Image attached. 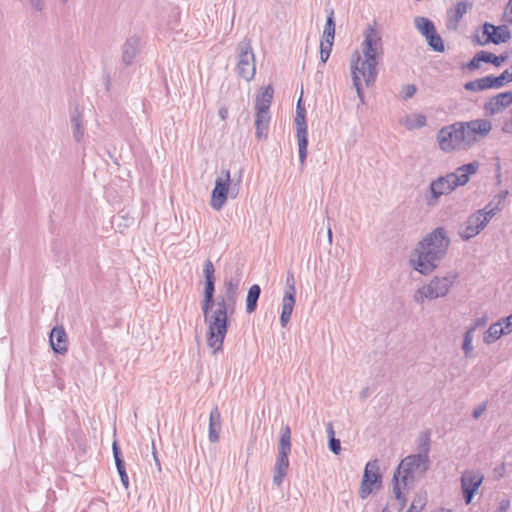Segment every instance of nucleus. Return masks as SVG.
Listing matches in <instances>:
<instances>
[{
  "mask_svg": "<svg viewBox=\"0 0 512 512\" xmlns=\"http://www.w3.org/2000/svg\"><path fill=\"white\" fill-rule=\"evenodd\" d=\"M450 238L443 227H437L421 240L410 256V265L423 275L433 272L445 257Z\"/></svg>",
  "mask_w": 512,
  "mask_h": 512,
  "instance_id": "nucleus-1",
  "label": "nucleus"
},
{
  "mask_svg": "<svg viewBox=\"0 0 512 512\" xmlns=\"http://www.w3.org/2000/svg\"><path fill=\"white\" fill-rule=\"evenodd\" d=\"M429 465V456L418 454L405 457L398 465L393 475L392 484L393 494L398 500L401 510L407 502L402 491L412 487L415 479L423 476L429 469Z\"/></svg>",
  "mask_w": 512,
  "mask_h": 512,
  "instance_id": "nucleus-2",
  "label": "nucleus"
},
{
  "mask_svg": "<svg viewBox=\"0 0 512 512\" xmlns=\"http://www.w3.org/2000/svg\"><path fill=\"white\" fill-rule=\"evenodd\" d=\"M479 169V163L474 161L458 167L454 172L444 176H439L431 181L429 186V195L426 197L428 206H435L443 195H449L457 187L464 186L468 183L470 177Z\"/></svg>",
  "mask_w": 512,
  "mask_h": 512,
  "instance_id": "nucleus-3",
  "label": "nucleus"
},
{
  "mask_svg": "<svg viewBox=\"0 0 512 512\" xmlns=\"http://www.w3.org/2000/svg\"><path fill=\"white\" fill-rule=\"evenodd\" d=\"M215 280L205 281L204 297L201 302V309L204 321L207 325V345L213 352L222 351V329L220 324L215 323L214 314L217 311V299L214 300Z\"/></svg>",
  "mask_w": 512,
  "mask_h": 512,
  "instance_id": "nucleus-4",
  "label": "nucleus"
},
{
  "mask_svg": "<svg viewBox=\"0 0 512 512\" xmlns=\"http://www.w3.org/2000/svg\"><path fill=\"white\" fill-rule=\"evenodd\" d=\"M239 282L238 278L226 280L222 295L217 297V311L214 314H217L215 323L220 324V329H222V343L228 331V315L234 314L236 309Z\"/></svg>",
  "mask_w": 512,
  "mask_h": 512,
  "instance_id": "nucleus-5",
  "label": "nucleus"
},
{
  "mask_svg": "<svg viewBox=\"0 0 512 512\" xmlns=\"http://www.w3.org/2000/svg\"><path fill=\"white\" fill-rule=\"evenodd\" d=\"M350 62L353 87L356 89L360 101L364 102L362 84L364 83L366 87L374 84L379 63L365 57L362 58L358 51L352 54Z\"/></svg>",
  "mask_w": 512,
  "mask_h": 512,
  "instance_id": "nucleus-6",
  "label": "nucleus"
},
{
  "mask_svg": "<svg viewBox=\"0 0 512 512\" xmlns=\"http://www.w3.org/2000/svg\"><path fill=\"white\" fill-rule=\"evenodd\" d=\"M222 174L215 180L210 201L211 207L216 211H220L224 207L228 197L237 198L240 192L243 171L241 169L234 178H231L229 170L223 171Z\"/></svg>",
  "mask_w": 512,
  "mask_h": 512,
  "instance_id": "nucleus-7",
  "label": "nucleus"
},
{
  "mask_svg": "<svg viewBox=\"0 0 512 512\" xmlns=\"http://www.w3.org/2000/svg\"><path fill=\"white\" fill-rule=\"evenodd\" d=\"M458 279V274L449 272L445 276H435L427 284L418 288L414 294V301L422 304L426 300L443 298L450 292Z\"/></svg>",
  "mask_w": 512,
  "mask_h": 512,
  "instance_id": "nucleus-8",
  "label": "nucleus"
},
{
  "mask_svg": "<svg viewBox=\"0 0 512 512\" xmlns=\"http://www.w3.org/2000/svg\"><path fill=\"white\" fill-rule=\"evenodd\" d=\"M499 211V205L493 206L492 203H489L483 209L469 215L463 228L459 231L461 239L467 241L478 235Z\"/></svg>",
  "mask_w": 512,
  "mask_h": 512,
  "instance_id": "nucleus-9",
  "label": "nucleus"
},
{
  "mask_svg": "<svg viewBox=\"0 0 512 512\" xmlns=\"http://www.w3.org/2000/svg\"><path fill=\"white\" fill-rule=\"evenodd\" d=\"M463 127V122L442 127L436 136L439 148L446 153L468 149Z\"/></svg>",
  "mask_w": 512,
  "mask_h": 512,
  "instance_id": "nucleus-10",
  "label": "nucleus"
},
{
  "mask_svg": "<svg viewBox=\"0 0 512 512\" xmlns=\"http://www.w3.org/2000/svg\"><path fill=\"white\" fill-rule=\"evenodd\" d=\"M291 452V429L288 425L281 428L278 443V455L274 467L273 483L280 486L289 468L288 456Z\"/></svg>",
  "mask_w": 512,
  "mask_h": 512,
  "instance_id": "nucleus-11",
  "label": "nucleus"
},
{
  "mask_svg": "<svg viewBox=\"0 0 512 512\" xmlns=\"http://www.w3.org/2000/svg\"><path fill=\"white\" fill-rule=\"evenodd\" d=\"M236 52L238 75L246 81H251L256 73V64L250 41L245 38L239 42Z\"/></svg>",
  "mask_w": 512,
  "mask_h": 512,
  "instance_id": "nucleus-12",
  "label": "nucleus"
},
{
  "mask_svg": "<svg viewBox=\"0 0 512 512\" xmlns=\"http://www.w3.org/2000/svg\"><path fill=\"white\" fill-rule=\"evenodd\" d=\"M306 110L302 106V99L300 98L297 103L295 124L297 129V140H298V153L301 168H303L307 158V147H308V132L306 124Z\"/></svg>",
  "mask_w": 512,
  "mask_h": 512,
  "instance_id": "nucleus-13",
  "label": "nucleus"
},
{
  "mask_svg": "<svg viewBox=\"0 0 512 512\" xmlns=\"http://www.w3.org/2000/svg\"><path fill=\"white\" fill-rule=\"evenodd\" d=\"M377 460L369 461L364 469L359 496L366 499L374 489H379L382 483V476L379 471Z\"/></svg>",
  "mask_w": 512,
  "mask_h": 512,
  "instance_id": "nucleus-14",
  "label": "nucleus"
},
{
  "mask_svg": "<svg viewBox=\"0 0 512 512\" xmlns=\"http://www.w3.org/2000/svg\"><path fill=\"white\" fill-rule=\"evenodd\" d=\"M361 47L363 57L379 63L383 54V44L381 35L376 29L368 27L365 30Z\"/></svg>",
  "mask_w": 512,
  "mask_h": 512,
  "instance_id": "nucleus-15",
  "label": "nucleus"
},
{
  "mask_svg": "<svg viewBox=\"0 0 512 512\" xmlns=\"http://www.w3.org/2000/svg\"><path fill=\"white\" fill-rule=\"evenodd\" d=\"M463 126L468 148L486 137L492 130V123L487 119H474L463 122Z\"/></svg>",
  "mask_w": 512,
  "mask_h": 512,
  "instance_id": "nucleus-16",
  "label": "nucleus"
},
{
  "mask_svg": "<svg viewBox=\"0 0 512 512\" xmlns=\"http://www.w3.org/2000/svg\"><path fill=\"white\" fill-rule=\"evenodd\" d=\"M512 104V92H502L491 97L483 106L486 116L502 113Z\"/></svg>",
  "mask_w": 512,
  "mask_h": 512,
  "instance_id": "nucleus-17",
  "label": "nucleus"
},
{
  "mask_svg": "<svg viewBox=\"0 0 512 512\" xmlns=\"http://www.w3.org/2000/svg\"><path fill=\"white\" fill-rule=\"evenodd\" d=\"M140 50L141 38L137 35H132L128 37L122 46V62L126 66L133 64L136 57L139 55Z\"/></svg>",
  "mask_w": 512,
  "mask_h": 512,
  "instance_id": "nucleus-18",
  "label": "nucleus"
},
{
  "mask_svg": "<svg viewBox=\"0 0 512 512\" xmlns=\"http://www.w3.org/2000/svg\"><path fill=\"white\" fill-rule=\"evenodd\" d=\"M49 342L55 353L65 354L68 350V338L62 326H57L52 329Z\"/></svg>",
  "mask_w": 512,
  "mask_h": 512,
  "instance_id": "nucleus-19",
  "label": "nucleus"
},
{
  "mask_svg": "<svg viewBox=\"0 0 512 512\" xmlns=\"http://www.w3.org/2000/svg\"><path fill=\"white\" fill-rule=\"evenodd\" d=\"M484 475L479 471L467 470L461 476L462 491H471L476 493L483 483Z\"/></svg>",
  "mask_w": 512,
  "mask_h": 512,
  "instance_id": "nucleus-20",
  "label": "nucleus"
},
{
  "mask_svg": "<svg viewBox=\"0 0 512 512\" xmlns=\"http://www.w3.org/2000/svg\"><path fill=\"white\" fill-rule=\"evenodd\" d=\"M274 90L271 85L262 88L256 96L255 112L269 113V108L273 100Z\"/></svg>",
  "mask_w": 512,
  "mask_h": 512,
  "instance_id": "nucleus-21",
  "label": "nucleus"
},
{
  "mask_svg": "<svg viewBox=\"0 0 512 512\" xmlns=\"http://www.w3.org/2000/svg\"><path fill=\"white\" fill-rule=\"evenodd\" d=\"M221 430V415L218 407H214L210 412L209 417V440L216 443L219 440V433Z\"/></svg>",
  "mask_w": 512,
  "mask_h": 512,
  "instance_id": "nucleus-22",
  "label": "nucleus"
},
{
  "mask_svg": "<svg viewBox=\"0 0 512 512\" xmlns=\"http://www.w3.org/2000/svg\"><path fill=\"white\" fill-rule=\"evenodd\" d=\"M296 295L285 294L282 299V312L280 316V323L282 327H286L291 319V315L295 306Z\"/></svg>",
  "mask_w": 512,
  "mask_h": 512,
  "instance_id": "nucleus-23",
  "label": "nucleus"
},
{
  "mask_svg": "<svg viewBox=\"0 0 512 512\" xmlns=\"http://www.w3.org/2000/svg\"><path fill=\"white\" fill-rule=\"evenodd\" d=\"M468 6L465 2H458L456 4L454 11L448 12V18L446 22V27L449 30H456L458 27V23L463 17V15L467 12Z\"/></svg>",
  "mask_w": 512,
  "mask_h": 512,
  "instance_id": "nucleus-24",
  "label": "nucleus"
},
{
  "mask_svg": "<svg viewBox=\"0 0 512 512\" xmlns=\"http://www.w3.org/2000/svg\"><path fill=\"white\" fill-rule=\"evenodd\" d=\"M399 123L408 130L420 129L426 125V117L423 114H409L402 117Z\"/></svg>",
  "mask_w": 512,
  "mask_h": 512,
  "instance_id": "nucleus-25",
  "label": "nucleus"
},
{
  "mask_svg": "<svg viewBox=\"0 0 512 512\" xmlns=\"http://www.w3.org/2000/svg\"><path fill=\"white\" fill-rule=\"evenodd\" d=\"M270 122L269 113H257L255 112V127L256 137L258 139H264L267 137Z\"/></svg>",
  "mask_w": 512,
  "mask_h": 512,
  "instance_id": "nucleus-26",
  "label": "nucleus"
},
{
  "mask_svg": "<svg viewBox=\"0 0 512 512\" xmlns=\"http://www.w3.org/2000/svg\"><path fill=\"white\" fill-rule=\"evenodd\" d=\"M499 320L489 326V328L483 334V342L490 345L500 339L503 335H506Z\"/></svg>",
  "mask_w": 512,
  "mask_h": 512,
  "instance_id": "nucleus-27",
  "label": "nucleus"
},
{
  "mask_svg": "<svg viewBox=\"0 0 512 512\" xmlns=\"http://www.w3.org/2000/svg\"><path fill=\"white\" fill-rule=\"evenodd\" d=\"M261 294V288L258 284L252 285L246 297V311L247 313H253L257 308V302Z\"/></svg>",
  "mask_w": 512,
  "mask_h": 512,
  "instance_id": "nucleus-28",
  "label": "nucleus"
},
{
  "mask_svg": "<svg viewBox=\"0 0 512 512\" xmlns=\"http://www.w3.org/2000/svg\"><path fill=\"white\" fill-rule=\"evenodd\" d=\"M496 31H497L496 26H494L490 23H485L482 27L481 35L475 36L476 42L479 45H486L488 43H493L494 35H496Z\"/></svg>",
  "mask_w": 512,
  "mask_h": 512,
  "instance_id": "nucleus-29",
  "label": "nucleus"
},
{
  "mask_svg": "<svg viewBox=\"0 0 512 512\" xmlns=\"http://www.w3.org/2000/svg\"><path fill=\"white\" fill-rule=\"evenodd\" d=\"M414 24L417 30L425 37L433 33L435 30L433 22L426 17H416L414 19Z\"/></svg>",
  "mask_w": 512,
  "mask_h": 512,
  "instance_id": "nucleus-30",
  "label": "nucleus"
},
{
  "mask_svg": "<svg viewBox=\"0 0 512 512\" xmlns=\"http://www.w3.org/2000/svg\"><path fill=\"white\" fill-rule=\"evenodd\" d=\"M492 84L493 88L498 89L506 84L512 82V67L510 69H506L499 76H492Z\"/></svg>",
  "mask_w": 512,
  "mask_h": 512,
  "instance_id": "nucleus-31",
  "label": "nucleus"
},
{
  "mask_svg": "<svg viewBox=\"0 0 512 512\" xmlns=\"http://www.w3.org/2000/svg\"><path fill=\"white\" fill-rule=\"evenodd\" d=\"M473 338L474 333L471 331L466 330L463 336V343H462V350L464 352L465 358H470L474 351L473 346Z\"/></svg>",
  "mask_w": 512,
  "mask_h": 512,
  "instance_id": "nucleus-32",
  "label": "nucleus"
},
{
  "mask_svg": "<svg viewBox=\"0 0 512 512\" xmlns=\"http://www.w3.org/2000/svg\"><path fill=\"white\" fill-rule=\"evenodd\" d=\"M425 38L427 39V42H428L429 46L434 51H437V52H443L444 51V49H445L444 43H443L440 35L437 34L436 29L434 30L433 33L429 34Z\"/></svg>",
  "mask_w": 512,
  "mask_h": 512,
  "instance_id": "nucleus-33",
  "label": "nucleus"
},
{
  "mask_svg": "<svg viewBox=\"0 0 512 512\" xmlns=\"http://www.w3.org/2000/svg\"><path fill=\"white\" fill-rule=\"evenodd\" d=\"M418 455H428L430 451V434L423 432L418 437Z\"/></svg>",
  "mask_w": 512,
  "mask_h": 512,
  "instance_id": "nucleus-34",
  "label": "nucleus"
},
{
  "mask_svg": "<svg viewBox=\"0 0 512 512\" xmlns=\"http://www.w3.org/2000/svg\"><path fill=\"white\" fill-rule=\"evenodd\" d=\"M481 57L483 58V62L492 63L497 67L500 66L503 62H505L508 58L506 55L497 56L491 52L484 50L481 51Z\"/></svg>",
  "mask_w": 512,
  "mask_h": 512,
  "instance_id": "nucleus-35",
  "label": "nucleus"
},
{
  "mask_svg": "<svg viewBox=\"0 0 512 512\" xmlns=\"http://www.w3.org/2000/svg\"><path fill=\"white\" fill-rule=\"evenodd\" d=\"M71 123L73 126V136L77 142H80L83 138L84 131L81 125L80 115L75 114L71 117Z\"/></svg>",
  "mask_w": 512,
  "mask_h": 512,
  "instance_id": "nucleus-36",
  "label": "nucleus"
},
{
  "mask_svg": "<svg viewBox=\"0 0 512 512\" xmlns=\"http://www.w3.org/2000/svg\"><path fill=\"white\" fill-rule=\"evenodd\" d=\"M496 35H494V44L505 43L511 38V33L507 26L496 27Z\"/></svg>",
  "mask_w": 512,
  "mask_h": 512,
  "instance_id": "nucleus-37",
  "label": "nucleus"
},
{
  "mask_svg": "<svg viewBox=\"0 0 512 512\" xmlns=\"http://www.w3.org/2000/svg\"><path fill=\"white\" fill-rule=\"evenodd\" d=\"M426 504V497L417 496L413 499L407 512H421Z\"/></svg>",
  "mask_w": 512,
  "mask_h": 512,
  "instance_id": "nucleus-38",
  "label": "nucleus"
},
{
  "mask_svg": "<svg viewBox=\"0 0 512 512\" xmlns=\"http://www.w3.org/2000/svg\"><path fill=\"white\" fill-rule=\"evenodd\" d=\"M214 273H215V268H214L213 263L210 260H206L204 263V268H203V274L205 277V281L215 280Z\"/></svg>",
  "mask_w": 512,
  "mask_h": 512,
  "instance_id": "nucleus-39",
  "label": "nucleus"
},
{
  "mask_svg": "<svg viewBox=\"0 0 512 512\" xmlns=\"http://www.w3.org/2000/svg\"><path fill=\"white\" fill-rule=\"evenodd\" d=\"M332 44L320 43V59L322 64H325L330 57L332 51Z\"/></svg>",
  "mask_w": 512,
  "mask_h": 512,
  "instance_id": "nucleus-40",
  "label": "nucleus"
},
{
  "mask_svg": "<svg viewBox=\"0 0 512 512\" xmlns=\"http://www.w3.org/2000/svg\"><path fill=\"white\" fill-rule=\"evenodd\" d=\"M112 449L117 470H121V468L125 467V464L123 459L121 458V452L116 441L113 442Z\"/></svg>",
  "mask_w": 512,
  "mask_h": 512,
  "instance_id": "nucleus-41",
  "label": "nucleus"
},
{
  "mask_svg": "<svg viewBox=\"0 0 512 512\" xmlns=\"http://www.w3.org/2000/svg\"><path fill=\"white\" fill-rule=\"evenodd\" d=\"M488 318L486 315H483L473 321L471 326L467 329L474 333L477 329L484 327L487 324Z\"/></svg>",
  "mask_w": 512,
  "mask_h": 512,
  "instance_id": "nucleus-42",
  "label": "nucleus"
},
{
  "mask_svg": "<svg viewBox=\"0 0 512 512\" xmlns=\"http://www.w3.org/2000/svg\"><path fill=\"white\" fill-rule=\"evenodd\" d=\"M483 62L481 57V51L476 53L475 56L466 64V68L469 70H475L480 67V63Z\"/></svg>",
  "mask_w": 512,
  "mask_h": 512,
  "instance_id": "nucleus-43",
  "label": "nucleus"
},
{
  "mask_svg": "<svg viewBox=\"0 0 512 512\" xmlns=\"http://www.w3.org/2000/svg\"><path fill=\"white\" fill-rule=\"evenodd\" d=\"M327 31L330 33H335L334 11L333 10H330L328 12L327 21H326L323 32H327Z\"/></svg>",
  "mask_w": 512,
  "mask_h": 512,
  "instance_id": "nucleus-44",
  "label": "nucleus"
},
{
  "mask_svg": "<svg viewBox=\"0 0 512 512\" xmlns=\"http://www.w3.org/2000/svg\"><path fill=\"white\" fill-rule=\"evenodd\" d=\"M285 294L296 295L295 279L292 274L287 276Z\"/></svg>",
  "mask_w": 512,
  "mask_h": 512,
  "instance_id": "nucleus-45",
  "label": "nucleus"
},
{
  "mask_svg": "<svg viewBox=\"0 0 512 512\" xmlns=\"http://www.w3.org/2000/svg\"><path fill=\"white\" fill-rule=\"evenodd\" d=\"M500 324H502V328L506 335L510 334L512 332V316L509 315L505 318H501L499 320Z\"/></svg>",
  "mask_w": 512,
  "mask_h": 512,
  "instance_id": "nucleus-46",
  "label": "nucleus"
},
{
  "mask_svg": "<svg viewBox=\"0 0 512 512\" xmlns=\"http://www.w3.org/2000/svg\"><path fill=\"white\" fill-rule=\"evenodd\" d=\"M27 2L35 12H42L45 9V0H27Z\"/></svg>",
  "mask_w": 512,
  "mask_h": 512,
  "instance_id": "nucleus-47",
  "label": "nucleus"
},
{
  "mask_svg": "<svg viewBox=\"0 0 512 512\" xmlns=\"http://www.w3.org/2000/svg\"><path fill=\"white\" fill-rule=\"evenodd\" d=\"M329 449L336 455H338L341 451V443L339 439L335 437H331L329 440Z\"/></svg>",
  "mask_w": 512,
  "mask_h": 512,
  "instance_id": "nucleus-48",
  "label": "nucleus"
},
{
  "mask_svg": "<svg viewBox=\"0 0 512 512\" xmlns=\"http://www.w3.org/2000/svg\"><path fill=\"white\" fill-rule=\"evenodd\" d=\"M477 80L479 81V85L482 91L493 88L491 75L479 78Z\"/></svg>",
  "mask_w": 512,
  "mask_h": 512,
  "instance_id": "nucleus-49",
  "label": "nucleus"
},
{
  "mask_svg": "<svg viewBox=\"0 0 512 512\" xmlns=\"http://www.w3.org/2000/svg\"><path fill=\"white\" fill-rule=\"evenodd\" d=\"M502 131L504 133H512V109L509 112V115L505 118L502 126Z\"/></svg>",
  "mask_w": 512,
  "mask_h": 512,
  "instance_id": "nucleus-50",
  "label": "nucleus"
},
{
  "mask_svg": "<svg viewBox=\"0 0 512 512\" xmlns=\"http://www.w3.org/2000/svg\"><path fill=\"white\" fill-rule=\"evenodd\" d=\"M402 92L404 99L411 98L416 93V87L413 84H407L403 87Z\"/></svg>",
  "mask_w": 512,
  "mask_h": 512,
  "instance_id": "nucleus-51",
  "label": "nucleus"
},
{
  "mask_svg": "<svg viewBox=\"0 0 512 512\" xmlns=\"http://www.w3.org/2000/svg\"><path fill=\"white\" fill-rule=\"evenodd\" d=\"M464 88L467 91H472V92L482 91L480 88V85H479V81L477 79L465 83Z\"/></svg>",
  "mask_w": 512,
  "mask_h": 512,
  "instance_id": "nucleus-52",
  "label": "nucleus"
},
{
  "mask_svg": "<svg viewBox=\"0 0 512 512\" xmlns=\"http://www.w3.org/2000/svg\"><path fill=\"white\" fill-rule=\"evenodd\" d=\"M486 409H487V404H486V402H483V403L479 404V405L474 409V411H473V417H474L475 419L480 418V417L484 414V412L486 411Z\"/></svg>",
  "mask_w": 512,
  "mask_h": 512,
  "instance_id": "nucleus-53",
  "label": "nucleus"
},
{
  "mask_svg": "<svg viewBox=\"0 0 512 512\" xmlns=\"http://www.w3.org/2000/svg\"><path fill=\"white\" fill-rule=\"evenodd\" d=\"M503 18L507 23H512V0H509L505 8Z\"/></svg>",
  "mask_w": 512,
  "mask_h": 512,
  "instance_id": "nucleus-54",
  "label": "nucleus"
},
{
  "mask_svg": "<svg viewBox=\"0 0 512 512\" xmlns=\"http://www.w3.org/2000/svg\"><path fill=\"white\" fill-rule=\"evenodd\" d=\"M510 508V500L508 498L502 499L497 509L494 512H507Z\"/></svg>",
  "mask_w": 512,
  "mask_h": 512,
  "instance_id": "nucleus-55",
  "label": "nucleus"
},
{
  "mask_svg": "<svg viewBox=\"0 0 512 512\" xmlns=\"http://www.w3.org/2000/svg\"><path fill=\"white\" fill-rule=\"evenodd\" d=\"M117 471L119 473V476H120L122 484L124 485L125 488H128V486H129V478H128V475L126 473L125 467L121 468V470H117Z\"/></svg>",
  "mask_w": 512,
  "mask_h": 512,
  "instance_id": "nucleus-56",
  "label": "nucleus"
},
{
  "mask_svg": "<svg viewBox=\"0 0 512 512\" xmlns=\"http://www.w3.org/2000/svg\"><path fill=\"white\" fill-rule=\"evenodd\" d=\"M334 38H335V33H330V32H323V35H322V40L321 42L322 43H328V44H332L334 43Z\"/></svg>",
  "mask_w": 512,
  "mask_h": 512,
  "instance_id": "nucleus-57",
  "label": "nucleus"
},
{
  "mask_svg": "<svg viewBox=\"0 0 512 512\" xmlns=\"http://www.w3.org/2000/svg\"><path fill=\"white\" fill-rule=\"evenodd\" d=\"M119 218H122L125 221V225H124L125 227H128L134 223V218L129 216L128 214L123 215V216H118L114 221H116Z\"/></svg>",
  "mask_w": 512,
  "mask_h": 512,
  "instance_id": "nucleus-58",
  "label": "nucleus"
},
{
  "mask_svg": "<svg viewBox=\"0 0 512 512\" xmlns=\"http://www.w3.org/2000/svg\"><path fill=\"white\" fill-rule=\"evenodd\" d=\"M463 493V497H464V500H465V504H470L475 493H472L471 491H462Z\"/></svg>",
  "mask_w": 512,
  "mask_h": 512,
  "instance_id": "nucleus-59",
  "label": "nucleus"
},
{
  "mask_svg": "<svg viewBox=\"0 0 512 512\" xmlns=\"http://www.w3.org/2000/svg\"><path fill=\"white\" fill-rule=\"evenodd\" d=\"M218 114H219V117L224 121L227 118L228 109L225 108V107H222V108L219 109Z\"/></svg>",
  "mask_w": 512,
  "mask_h": 512,
  "instance_id": "nucleus-60",
  "label": "nucleus"
},
{
  "mask_svg": "<svg viewBox=\"0 0 512 512\" xmlns=\"http://www.w3.org/2000/svg\"><path fill=\"white\" fill-rule=\"evenodd\" d=\"M152 448H153V452L152 453H153L154 460H155V462H156V464H157V466L159 467V470H160L161 469L160 462H159L158 457H157V453H156V449H155V444L154 443L152 444Z\"/></svg>",
  "mask_w": 512,
  "mask_h": 512,
  "instance_id": "nucleus-61",
  "label": "nucleus"
},
{
  "mask_svg": "<svg viewBox=\"0 0 512 512\" xmlns=\"http://www.w3.org/2000/svg\"><path fill=\"white\" fill-rule=\"evenodd\" d=\"M327 433L330 436V438L334 437V430H333V426L331 423L328 424Z\"/></svg>",
  "mask_w": 512,
  "mask_h": 512,
  "instance_id": "nucleus-62",
  "label": "nucleus"
},
{
  "mask_svg": "<svg viewBox=\"0 0 512 512\" xmlns=\"http://www.w3.org/2000/svg\"><path fill=\"white\" fill-rule=\"evenodd\" d=\"M327 237H328L329 244H332L333 236H332V230L330 227H328V230H327Z\"/></svg>",
  "mask_w": 512,
  "mask_h": 512,
  "instance_id": "nucleus-63",
  "label": "nucleus"
},
{
  "mask_svg": "<svg viewBox=\"0 0 512 512\" xmlns=\"http://www.w3.org/2000/svg\"><path fill=\"white\" fill-rule=\"evenodd\" d=\"M69 0H60L62 4H66Z\"/></svg>",
  "mask_w": 512,
  "mask_h": 512,
  "instance_id": "nucleus-64",
  "label": "nucleus"
}]
</instances>
